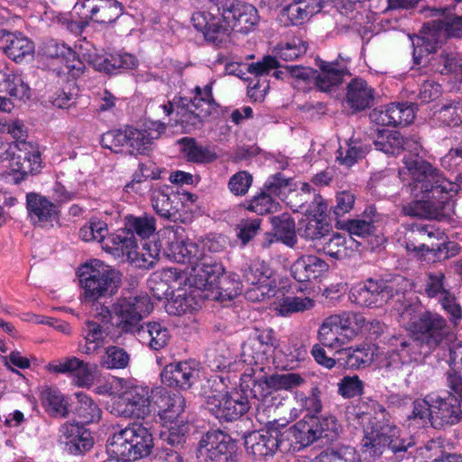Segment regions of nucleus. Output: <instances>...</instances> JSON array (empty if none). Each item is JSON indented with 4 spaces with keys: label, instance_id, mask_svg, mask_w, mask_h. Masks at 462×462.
I'll return each instance as SVG.
<instances>
[{
    "label": "nucleus",
    "instance_id": "nucleus-32",
    "mask_svg": "<svg viewBox=\"0 0 462 462\" xmlns=\"http://www.w3.org/2000/svg\"><path fill=\"white\" fill-rule=\"evenodd\" d=\"M218 381L214 382V394L208 396L207 409L219 421L229 422L231 420V402L229 398V378L218 376Z\"/></svg>",
    "mask_w": 462,
    "mask_h": 462
},
{
    "label": "nucleus",
    "instance_id": "nucleus-16",
    "mask_svg": "<svg viewBox=\"0 0 462 462\" xmlns=\"http://www.w3.org/2000/svg\"><path fill=\"white\" fill-rule=\"evenodd\" d=\"M39 54L53 72L58 76L69 75L78 79L84 74L86 66L78 57V53L65 43L50 40L43 42Z\"/></svg>",
    "mask_w": 462,
    "mask_h": 462
},
{
    "label": "nucleus",
    "instance_id": "nucleus-3",
    "mask_svg": "<svg viewBox=\"0 0 462 462\" xmlns=\"http://www.w3.org/2000/svg\"><path fill=\"white\" fill-rule=\"evenodd\" d=\"M360 420L364 431L361 450L367 458L374 460L383 454L385 448L398 456L411 447V441L401 437L400 429L387 418L383 407L375 415L364 413Z\"/></svg>",
    "mask_w": 462,
    "mask_h": 462
},
{
    "label": "nucleus",
    "instance_id": "nucleus-37",
    "mask_svg": "<svg viewBox=\"0 0 462 462\" xmlns=\"http://www.w3.org/2000/svg\"><path fill=\"white\" fill-rule=\"evenodd\" d=\"M447 32H449L448 36H462L460 31H418V33L408 35L414 47L413 55L417 63H420V60L424 55L436 51L439 43L441 42V37Z\"/></svg>",
    "mask_w": 462,
    "mask_h": 462
},
{
    "label": "nucleus",
    "instance_id": "nucleus-27",
    "mask_svg": "<svg viewBox=\"0 0 462 462\" xmlns=\"http://www.w3.org/2000/svg\"><path fill=\"white\" fill-rule=\"evenodd\" d=\"M165 130V125L152 121L144 125L143 129L127 127L126 152L133 155L146 154L152 149L153 141Z\"/></svg>",
    "mask_w": 462,
    "mask_h": 462
},
{
    "label": "nucleus",
    "instance_id": "nucleus-14",
    "mask_svg": "<svg viewBox=\"0 0 462 462\" xmlns=\"http://www.w3.org/2000/svg\"><path fill=\"white\" fill-rule=\"evenodd\" d=\"M196 95L191 100L186 97H180L178 102L169 101L161 106L167 116L176 112L177 122L186 124L197 128L203 120L209 116L214 110V104L211 97V87L207 85L203 89L196 87Z\"/></svg>",
    "mask_w": 462,
    "mask_h": 462
},
{
    "label": "nucleus",
    "instance_id": "nucleus-21",
    "mask_svg": "<svg viewBox=\"0 0 462 462\" xmlns=\"http://www.w3.org/2000/svg\"><path fill=\"white\" fill-rule=\"evenodd\" d=\"M374 143L377 150H380L388 154H399L402 151L404 150L411 153L410 155L404 156L403 167L400 169L399 175H401V171L405 168L406 159L421 160L419 158V152L421 150L420 143L413 138L404 140L398 131L385 129L378 130ZM400 178L402 182L407 183V185L411 188V182H412L411 176L408 175V180L405 181L402 176H400Z\"/></svg>",
    "mask_w": 462,
    "mask_h": 462
},
{
    "label": "nucleus",
    "instance_id": "nucleus-12",
    "mask_svg": "<svg viewBox=\"0 0 462 462\" xmlns=\"http://www.w3.org/2000/svg\"><path fill=\"white\" fill-rule=\"evenodd\" d=\"M79 276L85 300L96 301L117 291L122 274L104 262L93 259L80 267Z\"/></svg>",
    "mask_w": 462,
    "mask_h": 462
},
{
    "label": "nucleus",
    "instance_id": "nucleus-44",
    "mask_svg": "<svg viewBox=\"0 0 462 462\" xmlns=\"http://www.w3.org/2000/svg\"><path fill=\"white\" fill-rule=\"evenodd\" d=\"M316 64L320 72L315 78L317 88L323 91H331L335 87L338 86L343 79V70L338 69L337 64L317 60Z\"/></svg>",
    "mask_w": 462,
    "mask_h": 462
},
{
    "label": "nucleus",
    "instance_id": "nucleus-56",
    "mask_svg": "<svg viewBox=\"0 0 462 462\" xmlns=\"http://www.w3.org/2000/svg\"><path fill=\"white\" fill-rule=\"evenodd\" d=\"M368 146L358 139H350L345 146H340L337 152V160L346 166H351L359 159L365 157Z\"/></svg>",
    "mask_w": 462,
    "mask_h": 462
},
{
    "label": "nucleus",
    "instance_id": "nucleus-55",
    "mask_svg": "<svg viewBox=\"0 0 462 462\" xmlns=\"http://www.w3.org/2000/svg\"><path fill=\"white\" fill-rule=\"evenodd\" d=\"M60 77L64 78L67 81V85L55 91L50 97V101L58 108H68L74 104L76 97L78 96V88L74 81L76 79H72L69 75Z\"/></svg>",
    "mask_w": 462,
    "mask_h": 462
},
{
    "label": "nucleus",
    "instance_id": "nucleus-17",
    "mask_svg": "<svg viewBox=\"0 0 462 462\" xmlns=\"http://www.w3.org/2000/svg\"><path fill=\"white\" fill-rule=\"evenodd\" d=\"M245 281L251 285L245 297L251 301H263L278 292V278L264 262L254 261L244 271Z\"/></svg>",
    "mask_w": 462,
    "mask_h": 462
},
{
    "label": "nucleus",
    "instance_id": "nucleus-50",
    "mask_svg": "<svg viewBox=\"0 0 462 462\" xmlns=\"http://www.w3.org/2000/svg\"><path fill=\"white\" fill-rule=\"evenodd\" d=\"M111 235H108L106 223L98 219H91L79 230V236L82 240L86 242H105L104 248L110 253L111 250L106 246V244L112 246V243L108 240Z\"/></svg>",
    "mask_w": 462,
    "mask_h": 462
},
{
    "label": "nucleus",
    "instance_id": "nucleus-31",
    "mask_svg": "<svg viewBox=\"0 0 462 462\" xmlns=\"http://www.w3.org/2000/svg\"><path fill=\"white\" fill-rule=\"evenodd\" d=\"M5 166L9 169L8 174L12 175L14 182L18 183L28 174L41 171V153L38 149L32 147L29 151L12 152V156Z\"/></svg>",
    "mask_w": 462,
    "mask_h": 462
},
{
    "label": "nucleus",
    "instance_id": "nucleus-30",
    "mask_svg": "<svg viewBox=\"0 0 462 462\" xmlns=\"http://www.w3.org/2000/svg\"><path fill=\"white\" fill-rule=\"evenodd\" d=\"M371 120L380 125H407L415 118L413 104L391 103L378 107L370 114Z\"/></svg>",
    "mask_w": 462,
    "mask_h": 462
},
{
    "label": "nucleus",
    "instance_id": "nucleus-2",
    "mask_svg": "<svg viewBox=\"0 0 462 462\" xmlns=\"http://www.w3.org/2000/svg\"><path fill=\"white\" fill-rule=\"evenodd\" d=\"M398 311L399 322L428 353L450 340V328L439 313L424 310L418 303L404 304Z\"/></svg>",
    "mask_w": 462,
    "mask_h": 462
},
{
    "label": "nucleus",
    "instance_id": "nucleus-36",
    "mask_svg": "<svg viewBox=\"0 0 462 462\" xmlns=\"http://www.w3.org/2000/svg\"><path fill=\"white\" fill-rule=\"evenodd\" d=\"M0 48L16 62L34 51L33 42L16 31H0Z\"/></svg>",
    "mask_w": 462,
    "mask_h": 462
},
{
    "label": "nucleus",
    "instance_id": "nucleus-47",
    "mask_svg": "<svg viewBox=\"0 0 462 462\" xmlns=\"http://www.w3.org/2000/svg\"><path fill=\"white\" fill-rule=\"evenodd\" d=\"M299 232L307 239H319L328 234L329 226L321 216L310 214L299 221Z\"/></svg>",
    "mask_w": 462,
    "mask_h": 462
},
{
    "label": "nucleus",
    "instance_id": "nucleus-8",
    "mask_svg": "<svg viewBox=\"0 0 462 462\" xmlns=\"http://www.w3.org/2000/svg\"><path fill=\"white\" fill-rule=\"evenodd\" d=\"M153 310L147 294L121 296L112 304L111 309L102 306L96 316L103 321L110 320L120 331L134 334L140 322Z\"/></svg>",
    "mask_w": 462,
    "mask_h": 462
},
{
    "label": "nucleus",
    "instance_id": "nucleus-35",
    "mask_svg": "<svg viewBox=\"0 0 462 462\" xmlns=\"http://www.w3.org/2000/svg\"><path fill=\"white\" fill-rule=\"evenodd\" d=\"M328 264L316 255L308 254L298 258L291 266V276L299 282H310L325 274Z\"/></svg>",
    "mask_w": 462,
    "mask_h": 462
},
{
    "label": "nucleus",
    "instance_id": "nucleus-7",
    "mask_svg": "<svg viewBox=\"0 0 462 462\" xmlns=\"http://www.w3.org/2000/svg\"><path fill=\"white\" fill-rule=\"evenodd\" d=\"M153 438L149 430L134 423L116 431L106 442L110 458L103 462H130L149 456L153 448Z\"/></svg>",
    "mask_w": 462,
    "mask_h": 462
},
{
    "label": "nucleus",
    "instance_id": "nucleus-6",
    "mask_svg": "<svg viewBox=\"0 0 462 462\" xmlns=\"http://www.w3.org/2000/svg\"><path fill=\"white\" fill-rule=\"evenodd\" d=\"M181 271L188 277L185 289L188 312L199 308L205 300H222V293L217 286V281L224 273L221 263L205 255L197 263Z\"/></svg>",
    "mask_w": 462,
    "mask_h": 462
},
{
    "label": "nucleus",
    "instance_id": "nucleus-26",
    "mask_svg": "<svg viewBox=\"0 0 462 462\" xmlns=\"http://www.w3.org/2000/svg\"><path fill=\"white\" fill-rule=\"evenodd\" d=\"M231 437L221 430L208 432L199 441L197 457L200 462H228Z\"/></svg>",
    "mask_w": 462,
    "mask_h": 462
},
{
    "label": "nucleus",
    "instance_id": "nucleus-54",
    "mask_svg": "<svg viewBox=\"0 0 462 462\" xmlns=\"http://www.w3.org/2000/svg\"><path fill=\"white\" fill-rule=\"evenodd\" d=\"M120 231H125L133 238L134 233L142 238H147L155 231V220L152 217L146 215L142 217L129 216L125 218V228Z\"/></svg>",
    "mask_w": 462,
    "mask_h": 462
},
{
    "label": "nucleus",
    "instance_id": "nucleus-52",
    "mask_svg": "<svg viewBox=\"0 0 462 462\" xmlns=\"http://www.w3.org/2000/svg\"><path fill=\"white\" fill-rule=\"evenodd\" d=\"M356 245L352 237L344 236L340 234H334L323 245L326 254L335 259H343L350 255Z\"/></svg>",
    "mask_w": 462,
    "mask_h": 462
},
{
    "label": "nucleus",
    "instance_id": "nucleus-20",
    "mask_svg": "<svg viewBox=\"0 0 462 462\" xmlns=\"http://www.w3.org/2000/svg\"><path fill=\"white\" fill-rule=\"evenodd\" d=\"M164 235L167 238L164 252L172 262L189 263L191 266L207 255L200 244L187 238L180 227L168 228Z\"/></svg>",
    "mask_w": 462,
    "mask_h": 462
},
{
    "label": "nucleus",
    "instance_id": "nucleus-18",
    "mask_svg": "<svg viewBox=\"0 0 462 462\" xmlns=\"http://www.w3.org/2000/svg\"><path fill=\"white\" fill-rule=\"evenodd\" d=\"M296 188L293 179L286 178L282 173L271 175L264 183L263 190L254 197L247 208L258 215L274 212L280 204L273 195L284 200L287 194L295 190Z\"/></svg>",
    "mask_w": 462,
    "mask_h": 462
},
{
    "label": "nucleus",
    "instance_id": "nucleus-49",
    "mask_svg": "<svg viewBox=\"0 0 462 462\" xmlns=\"http://www.w3.org/2000/svg\"><path fill=\"white\" fill-rule=\"evenodd\" d=\"M429 12L431 24H424L422 29H462V15L457 16L447 9H430Z\"/></svg>",
    "mask_w": 462,
    "mask_h": 462
},
{
    "label": "nucleus",
    "instance_id": "nucleus-57",
    "mask_svg": "<svg viewBox=\"0 0 462 462\" xmlns=\"http://www.w3.org/2000/svg\"><path fill=\"white\" fill-rule=\"evenodd\" d=\"M5 74H8V79L3 82V92L18 99L29 98L30 88L24 83L22 75L8 68L5 69Z\"/></svg>",
    "mask_w": 462,
    "mask_h": 462
},
{
    "label": "nucleus",
    "instance_id": "nucleus-4",
    "mask_svg": "<svg viewBox=\"0 0 462 462\" xmlns=\"http://www.w3.org/2000/svg\"><path fill=\"white\" fill-rule=\"evenodd\" d=\"M266 386L274 391L271 395L272 404L278 408L289 400L288 395H282L280 391H286L293 393V400L296 403L290 411L289 420H293L299 418L302 411L310 414L319 413L322 409L319 391L313 388L309 394L302 391L307 383L308 375L304 373L289 372L273 374L264 378Z\"/></svg>",
    "mask_w": 462,
    "mask_h": 462
},
{
    "label": "nucleus",
    "instance_id": "nucleus-11",
    "mask_svg": "<svg viewBox=\"0 0 462 462\" xmlns=\"http://www.w3.org/2000/svg\"><path fill=\"white\" fill-rule=\"evenodd\" d=\"M364 325V316L354 311H342L327 317L318 330L319 343L337 353L343 352L346 346L358 335Z\"/></svg>",
    "mask_w": 462,
    "mask_h": 462
},
{
    "label": "nucleus",
    "instance_id": "nucleus-38",
    "mask_svg": "<svg viewBox=\"0 0 462 462\" xmlns=\"http://www.w3.org/2000/svg\"><path fill=\"white\" fill-rule=\"evenodd\" d=\"M374 90L362 79H355L348 83L345 98L346 105L352 112H358L373 106Z\"/></svg>",
    "mask_w": 462,
    "mask_h": 462
},
{
    "label": "nucleus",
    "instance_id": "nucleus-59",
    "mask_svg": "<svg viewBox=\"0 0 462 462\" xmlns=\"http://www.w3.org/2000/svg\"><path fill=\"white\" fill-rule=\"evenodd\" d=\"M151 200L153 209L164 218L171 217L178 211L168 193V188L155 189L152 193Z\"/></svg>",
    "mask_w": 462,
    "mask_h": 462
},
{
    "label": "nucleus",
    "instance_id": "nucleus-19",
    "mask_svg": "<svg viewBox=\"0 0 462 462\" xmlns=\"http://www.w3.org/2000/svg\"><path fill=\"white\" fill-rule=\"evenodd\" d=\"M387 350L380 363L383 367L397 370L404 365L418 363L422 357L420 345L405 335H393L387 339Z\"/></svg>",
    "mask_w": 462,
    "mask_h": 462
},
{
    "label": "nucleus",
    "instance_id": "nucleus-61",
    "mask_svg": "<svg viewBox=\"0 0 462 462\" xmlns=\"http://www.w3.org/2000/svg\"><path fill=\"white\" fill-rule=\"evenodd\" d=\"M437 119L444 125L457 126L462 124V101L445 104L438 112Z\"/></svg>",
    "mask_w": 462,
    "mask_h": 462
},
{
    "label": "nucleus",
    "instance_id": "nucleus-25",
    "mask_svg": "<svg viewBox=\"0 0 462 462\" xmlns=\"http://www.w3.org/2000/svg\"><path fill=\"white\" fill-rule=\"evenodd\" d=\"M272 328H256L242 346V362L252 365L262 364L275 344Z\"/></svg>",
    "mask_w": 462,
    "mask_h": 462
},
{
    "label": "nucleus",
    "instance_id": "nucleus-58",
    "mask_svg": "<svg viewBox=\"0 0 462 462\" xmlns=\"http://www.w3.org/2000/svg\"><path fill=\"white\" fill-rule=\"evenodd\" d=\"M76 397L78 399L76 412L81 419L80 424L97 421L101 418V410L89 396L83 393H78Z\"/></svg>",
    "mask_w": 462,
    "mask_h": 462
},
{
    "label": "nucleus",
    "instance_id": "nucleus-62",
    "mask_svg": "<svg viewBox=\"0 0 462 462\" xmlns=\"http://www.w3.org/2000/svg\"><path fill=\"white\" fill-rule=\"evenodd\" d=\"M423 287L429 298H440L448 291L445 284V274L440 271L427 273Z\"/></svg>",
    "mask_w": 462,
    "mask_h": 462
},
{
    "label": "nucleus",
    "instance_id": "nucleus-22",
    "mask_svg": "<svg viewBox=\"0 0 462 462\" xmlns=\"http://www.w3.org/2000/svg\"><path fill=\"white\" fill-rule=\"evenodd\" d=\"M266 424L270 425L269 429L251 432L245 439L247 452L255 457L273 456L278 448L283 452L288 451V445L281 438L282 432L274 427L276 420Z\"/></svg>",
    "mask_w": 462,
    "mask_h": 462
},
{
    "label": "nucleus",
    "instance_id": "nucleus-45",
    "mask_svg": "<svg viewBox=\"0 0 462 462\" xmlns=\"http://www.w3.org/2000/svg\"><path fill=\"white\" fill-rule=\"evenodd\" d=\"M40 401L45 411L51 416L65 417L68 413V402L57 388L43 387L40 392Z\"/></svg>",
    "mask_w": 462,
    "mask_h": 462
},
{
    "label": "nucleus",
    "instance_id": "nucleus-43",
    "mask_svg": "<svg viewBox=\"0 0 462 462\" xmlns=\"http://www.w3.org/2000/svg\"><path fill=\"white\" fill-rule=\"evenodd\" d=\"M107 337V328L92 320L87 321L83 329L85 343L79 346L80 351L87 355L95 353L106 343Z\"/></svg>",
    "mask_w": 462,
    "mask_h": 462
},
{
    "label": "nucleus",
    "instance_id": "nucleus-24",
    "mask_svg": "<svg viewBox=\"0 0 462 462\" xmlns=\"http://www.w3.org/2000/svg\"><path fill=\"white\" fill-rule=\"evenodd\" d=\"M396 297L397 301L403 298L393 284H386L383 282H376L372 279L355 287L351 291L353 300L364 307H379Z\"/></svg>",
    "mask_w": 462,
    "mask_h": 462
},
{
    "label": "nucleus",
    "instance_id": "nucleus-13",
    "mask_svg": "<svg viewBox=\"0 0 462 462\" xmlns=\"http://www.w3.org/2000/svg\"><path fill=\"white\" fill-rule=\"evenodd\" d=\"M155 404L163 427L168 430L166 440L171 445H180L185 440L189 425L182 413L185 400L179 393H170L166 389H159L155 393Z\"/></svg>",
    "mask_w": 462,
    "mask_h": 462
},
{
    "label": "nucleus",
    "instance_id": "nucleus-39",
    "mask_svg": "<svg viewBox=\"0 0 462 462\" xmlns=\"http://www.w3.org/2000/svg\"><path fill=\"white\" fill-rule=\"evenodd\" d=\"M26 201L30 217L34 224L44 226L51 225L57 218V207L45 197L29 193L26 196Z\"/></svg>",
    "mask_w": 462,
    "mask_h": 462
},
{
    "label": "nucleus",
    "instance_id": "nucleus-10",
    "mask_svg": "<svg viewBox=\"0 0 462 462\" xmlns=\"http://www.w3.org/2000/svg\"><path fill=\"white\" fill-rule=\"evenodd\" d=\"M462 420L458 402L451 397L428 396L413 402L411 413L407 417L409 426L422 427L429 422L436 429L451 426Z\"/></svg>",
    "mask_w": 462,
    "mask_h": 462
},
{
    "label": "nucleus",
    "instance_id": "nucleus-15",
    "mask_svg": "<svg viewBox=\"0 0 462 462\" xmlns=\"http://www.w3.org/2000/svg\"><path fill=\"white\" fill-rule=\"evenodd\" d=\"M108 240L112 246L106 244L112 254L125 256L135 267L142 269L152 268L158 260L160 245L156 242H144L137 251L134 238L125 231H117L111 235Z\"/></svg>",
    "mask_w": 462,
    "mask_h": 462
},
{
    "label": "nucleus",
    "instance_id": "nucleus-51",
    "mask_svg": "<svg viewBox=\"0 0 462 462\" xmlns=\"http://www.w3.org/2000/svg\"><path fill=\"white\" fill-rule=\"evenodd\" d=\"M272 224L277 239H280L287 246L293 247L297 243V236L295 234V222L291 216L282 214L281 216L273 217Z\"/></svg>",
    "mask_w": 462,
    "mask_h": 462
},
{
    "label": "nucleus",
    "instance_id": "nucleus-46",
    "mask_svg": "<svg viewBox=\"0 0 462 462\" xmlns=\"http://www.w3.org/2000/svg\"><path fill=\"white\" fill-rule=\"evenodd\" d=\"M315 300L310 297L287 296L275 300L273 310L280 316H290L313 309Z\"/></svg>",
    "mask_w": 462,
    "mask_h": 462
},
{
    "label": "nucleus",
    "instance_id": "nucleus-28",
    "mask_svg": "<svg viewBox=\"0 0 462 462\" xmlns=\"http://www.w3.org/2000/svg\"><path fill=\"white\" fill-rule=\"evenodd\" d=\"M198 366V363L193 360L171 363L161 373L162 382L170 387L187 390L199 375Z\"/></svg>",
    "mask_w": 462,
    "mask_h": 462
},
{
    "label": "nucleus",
    "instance_id": "nucleus-53",
    "mask_svg": "<svg viewBox=\"0 0 462 462\" xmlns=\"http://www.w3.org/2000/svg\"><path fill=\"white\" fill-rule=\"evenodd\" d=\"M258 20L257 10L252 5L233 2V28L250 29L257 24Z\"/></svg>",
    "mask_w": 462,
    "mask_h": 462
},
{
    "label": "nucleus",
    "instance_id": "nucleus-41",
    "mask_svg": "<svg viewBox=\"0 0 462 462\" xmlns=\"http://www.w3.org/2000/svg\"><path fill=\"white\" fill-rule=\"evenodd\" d=\"M78 57L82 58L93 68L101 72L113 73L111 55L104 56L97 52V48L86 39L79 40L75 44Z\"/></svg>",
    "mask_w": 462,
    "mask_h": 462
},
{
    "label": "nucleus",
    "instance_id": "nucleus-1",
    "mask_svg": "<svg viewBox=\"0 0 462 462\" xmlns=\"http://www.w3.org/2000/svg\"><path fill=\"white\" fill-rule=\"evenodd\" d=\"M411 176V193L414 201L403 205L402 212L407 216L440 218L449 216L454 210L452 199L462 192V174L456 182L448 180L441 171L424 160L406 159L402 178L408 180Z\"/></svg>",
    "mask_w": 462,
    "mask_h": 462
},
{
    "label": "nucleus",
    "instance_id": "nucleus-63",
    "mask_svg": "<svg viewBox=\"0 0 462 462\" xmlns=\"http://www.w3.org/2000/svg\"><path fill=\"white\" fill-rule=\"evenodd\" d=\"M316 425L319 439L325 438L333 440L340 432L341 426L334 416L328 415L321 418L310 417Z\"/></svg>",
    "mask_w": 462,
    "mask_h": 462
},
{
    "label": "nucleus",
    "instance_id": "nucleus-40",
    "mask_svg": "<svg viewBox=\"0 0 462 462\" xmlns=\"http://www.w3.org/2000/svg\"><path fill=\"white\" fill-rule=\"evenodd\" d=\"M139 341L153 350L165 347L170 339L171 333L168 328L161 322L149 321L140 327L134 333Z\"/></svg>",
    "mask_w": 462,
    "mask_h": 462
},
{
    "label": "nucleus",
    "instance_id": "nucleus-34",
    "mask_svg": "<svg viewBox=\"0 0 462 462\" xmlns=\"http://www.w3.org/2000/svg\"><path fill=\"white\" fill-rule=\"evenodd\" d=\"M307 356L306 346L297 338H290L287 343L275 349L273 361L277 368L291 370L298 367Z\"/></svg>",
    "mask_w": 462,
    "mask_h": 462
},
{
    "label": "nucleus",
    "instance_id": "nucleus-60",
    "mask_svg": "<svg viewBox=\"0 0 462 462\" xmlns=\"http://www.w3.org/2000/svg\"><path fill=\"white\" fill-rule=\"evenodd\" d=\"M129 355L118 346H108L100 357V365L106 369H122L129 364Z\"/></svg>",
    "mask_w": 462,
    "mask_h": 462
},
{
    "label": "nucleus",
    "instance_id": "nucleus-64",
    "mask_svg": "<svg viewBox=\"0 0 462 462\" xmlns=\"http://www.w3.org/2000/svg\"><path fill=\"white\" fill-rule=\"evenodd\" d=\"M313 15V10H308V5H304L300 0L290 5L283 9L282 16L290 20V23L285 26H299L305 21H308Z\"/></svg>",
    "mask_w": 462,
    "mask_h": 462
},
{
    "label": "nucleus",
    "instance_id": "nucleus-9",
    "mask_svg": "<svg viewBox=\"0 0 462 462\" xmlns=\"http://www.w3.org/2000/svg\"><path fill=\"white\" fill-rule=\"evenodd\" d=\"M188 277L181 268L167 267L153 272L148 279V287L153 297L167 299L166 311L180 316L188 312L186 305V285Z\"/></svg>",
    "mask_w": 462,
    "mask_h": 462
},
{
    "label": "nucleus",
    "instance_id": "nucleus-42",
    "mask_svg": "<svg viewBox=\"0 0 462 462\" xmlns=\"http://www.w3.org/2000/svg\"><path fill=\"white\" fill-rule=\"evenodd\" d=\"M179 143L183 157L189 162L210 163L217 158V153L211 146L200 145L193 138H182Z\"/></svg>",
    "mask_w": 462,
    "mask_h": 462
},
{
    "label": "nucleus",
    "instance_id": "nucleus-5",
    "mask_svg": "<svg viewBox=\"0 0 462 462\" xmlns=\"http://www.w3.org/2000/svg\"><path fill=\"white\" fill-rule=\"evenodd\" d=\"M112 388L114 395L112 402L107 407L112 414L125 418L144 419L152 412L158 413L155 393L159 389H164L163 387L150 391L147 386L116 378Z\"/></svg>",
    "mask_w": 462,
    "mask_h": 462
},
{
    "label": "nucleus",
    "instance_id": "nucleus-33",
    "mask_svg": "<svg viewBox=\"0 0 462 462\" xmlns=\"http://www.w3.org/2000/svg\"><path fill=\"white\" fill-rule=\"evenodd\" d=\"M281 438L288 445V451L291 449L299 450L319 439L316 425L312 422L311 418L308 420L298 421L295 425L282 432Z\"/></svg>",
    "mask_w": 462,
    "mask_h": 462
},
{
    "label": "nucleus",
    "instance_id": "nucleus-48",
    "mask_svg": "<svg viewBox=\"0 0 462 462\" xmlns=\"http://www.w3.org/2000/svg\"><path fill=\"white\" fill-rule=\"evenodd\" d=\"M296 462H361V459L355 448L341 446L329 452H322L313 459L301 457Z\"/></svg>",
    "mask_w": 462,
    "mask_h": 462
},
{
    "label": "nucleus",
    "instance_id": "nucleus-23",
    "mask_svg": "<svg viewBox=\"0 0 462 462\" xmlns=\"http://www.w3.org/2000/svg\"><path fill=\"white\" fill-rule=\"evenodd\" d=\"M112 1L113 3L109 5L106 4L102 6L94 5L91 0L77 2L73 7V12L80 17V20L69 22L66 19L68 27L72 29L75 26L78 29H84L89 25L88 19L98 23H110L122 11L121 4L116 0Z\"/></svg>",
    "mask_w": 462,
    "mask_h": 462
},
{
    "label": "nucleus",
    "instance_id": "nucleus-29",
    "mask_svg": "<svg viewBox=\"0 0 462 462\" xmlns=\"http://www.w3.org/2000/svg\"><path fill=\"white\" fill-rule=\"evenodd\" d=\"M59 439L71 455H80L93 446L90 432L79 422H66L60 429Z\"/></svg>",
    "mask_w": 462,
    "mask_h": 462
}]
</instances>
